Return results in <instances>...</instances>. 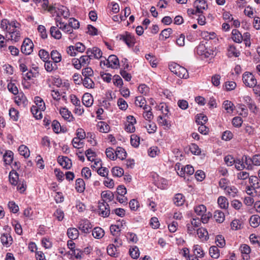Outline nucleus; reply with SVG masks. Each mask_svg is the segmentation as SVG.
<instances>
[{
  "label": "nucleus",
  "instance_id": "obj_1",
  "mask_svg": "<svg viewBox=\"0 0 260 260\" xmlns=\"http://www.w3.org/2000/svg\"><path fill=\"white\" fill-rule=\"evenodd\" d=\"M35 105L31 107L30 111L34 116L37 119H40L42 118V111L46 109L45 104L42 99H37L35 101Z\"/></svg>",
  "mask_w": 260,
  "mask_h": 260
},
{
  "label": "nucleus",
  "instance_id": "obj_2",
  "mask_svg": "<svg viewBox=\"0 0 260 260\" xmlns=\"http://www.w3.org/2000/svg\"><path fill=\"white\" fill-rule=\"evenodd\" d=\"M170 70L180 78L187 79L189 77L187 70L179 64L173 62L169 64Z\"/></svg>",
  "mask_w": 260,
  "mask_h": 260
},
{
  "label": "nucleus",
  "instance_id": "obj_3",
  "mask_svg": "<svg viewBox=\"0 0 260 260\" xmlns=\"http://www.w3.org/2000/svg\"><path fill=\"white\" fill-rule=\"evenodd\" d=\"M196 52L199 55L204 58H207L213 55L214 53L212 49L208 48L203 43H200L196 48Z\"/></svg>",
  "mask_w": 260,
  "mask_h": 260
},
{
  "label": "nucleus",
  "instance_id": "obj_4",
  "mask_svg": "<svg viewBox=\"0 0 260 260\" xmlns=\"http://www.w3.org/2000/svg\"><path fill=\"white\" fill-rule=\"evenodd\" d=\"M98 213L100 216L104 218L107 217L110 215L109 205L104 199L99 202Z\"/></svg>",
  "mask_w": 260,
  "mask_h": 260
},
{
  "label": "nucleus",
  "instance_id": "obj_5",
  "mask_svg": "<svg viewBox=\"0 0 260 260\" xmlns=\"http://www.w3.org/2000/svg\"><path fill=\"white\" fill-rule=\"evenodd\" d=\"M243 82L247 87H253L256 85L257 80L251 73L246 72L242 76Z\"/></svg>",
  "mask_w": 260,
  "mask_h": 260
},
{
  "label": "nucleus",
  "instance_id": "obj_6",
  "mask_svg": "<svg viewBox=\"0 0 260 260\" xmlns=\"http://www.w3.org/2000/svg\"><path fill=\"white\" fill-rule=\"evenodd\" d=\"M34 44L28 38L24 40L21 47V52L25 55H29L33 51Z\"/></svg>",
  "mask_w": 260,
  "mask_h": 260
},
{
  "label": "nucleus",
  "instance_id": "obj_7",
  "mask_svg": "<svg viewBox=\"0 0 260 260\" xmlns=\"http://www.w3.org/2000/svg\"><path fill=\"white\" fill-rule=\"evenodd\" d=\"M119 40L123 41L128 47H133L135 43L134 36L128 32H125L124 34L120 35L119 36Z\"/></svg>",
  "mask_w": 260,
  "mask_h": 260
},
{
  "label": "nucleus",
  "instance_id": "obj_8",
  "mask_svg": "<svg viewBox=\"0 0 260 260\" xmlns=\"http://www.w3.org/2000/svg\"><path fill=\"white\" fill-rule=\"evenodd\" d=\"M77 137L74 138L72 140V144L73 147L75 148L78 149V150L76 152V154L78 155V157L80 160H81V151L79 150L81 148V135L79 132H77Z\"/></svg>",
  "mask_w": 260,
  "mask_h": 260
},
{
  "label": "nucleus",
  "instance_id": "obj_9",
  "mask_svg": "<svg viewBox=\"0 0 260 260\" xmlns=\"http://www.w3.org/2000/svg\"><path fill=\"white\" fill-rule=\"evenodd\" d=\"M57 161L63 168L69 169L72 166V162L70 159L67 156H59L57 158Z\"/></svg>",
  "mask_w": 260,
  "mask_h": 260
},
{
  "label": "nucleus",
  "instance_id": "obj_10",
  "mask_svg": "<svg viewBox=\"0 0 260 260\" xmlns=\"http://www.w3.org/2000/svg\"><path fill=\"white\" fill-rule=\"evenodd\" d=\"M67 51L71 56H76L78 52H81V43H76L75 46H69Z\"/></svg>",
  "mask_w": 260,
  "mask_h": 260
},
{
  "label": "nucleus",
  "instance_id": "obj_11",
  "mask_svg": "<svg viewBox=\"0 0 260 260\" xmlns=\"http://www.w3.org/2000/svg\"><path fill=\"white\" fill-rule=\"evenodd\" d=\"M194 7L199 13H202L203 11L207 8L208 5L205 0H196L194 2Z\"/></svg>",
  "mask_w": 260,
  "mask_h": 260
},
{
  "label": "nucleus",
  "instance_id": "obj_12",
  "mask_svg": "<svg viewBox=\"0 0 260 260\" xmlns=\"http://www.w3.org/2000/svg\"><path fill=\"white\" fill-rule=\"evenodd\" d=\"M108 59L109 62V66H108V68L117 69L119 67V59L116 55H111Z\"/></svg>",
  "mask_w": 260,
  "mask_h": 260
},
{
  "label": "nucleus",
  "instance_id": "obj_13",
  "mask_svg": "<svg viewBox=\"0 0 260 260\" xmlns=\"http://www.w3.org/2000/svg\"><path fill=\"white\" fill-rule=\"evenodd\" d=\"M1 241L4 246L8 247L12 244L13 239L9 234L7 233H4L1 236Z\"/></svg>",
  "mask_w": 260,
  "mask_h": 260
},
{
  "label": "nucleus",
  "instance_id": "obj_14",
  "mask_svg": "<svg viewBox=\"0 0 260 260\" xmlns=\"http://www.w3.org/2000/svg\"><path fill=\"white\" fill-rule=\"evenodd\" d=\"M185 201V197L182 193H177L173 198L174 204L177 206H181L183 205Z\"/></svg>",
  "mask_w": 260,
  "mask_h": 260
},
{
  "label": "nucleus",
  "instance_id": "obj_15",
  "mask_svg": "<svg viewBox=\"0 0 260 260\" xmlns=\"http://www.w3.org/2000/svg\"><path fill=\"white\" fill-rule=\"evenodd\" d=\"M117 247L115 244H109L107 248L108 254L113 257H117L119 255V252L117 250Z\"/></svg>",
  "mask_w": 260,
  "mask_h": 260
},
{
  "label": "nucleus",
  "instance_id": "obj_16",
  "mask_svg": "<svg viewBox=\"0 0 260 260\" xmlns=\"http://www.w3.org/2000/svg\"><path fill=\"white\" fill-rule=\"evenodd\" d=\"M242 160L245 165V168H246V170H253V165L252 157H250L248 155H244L242 156Z\"/></svg>",
  "mask_w": 260,
  "mask_h": 260
},
{
  "label": "nucleus",
  "instance_id": "obj_17",
  "mask_svg": "<svg viewBox=\"0 0 260 260\" xmlns=\"http://www.w3.org/2000/svg\"><path fill=\"white\" fill-rule=\"evenodd\" d=\"M97 128L101 133H107L110 130L109 125L104 121H100L97 124Z\"/></svg>",
  "mask_w": 260,
  "mask_h": 260
},
{
  "label": "nucleus",
  "instance_id": "obj_18",
  "mask_svg": "<svg viewBox=\"0 0 260 260\" xmlns=\"http://www.w3.org/2000/svg\"><path fill=\"white\" fill-rule=\"evenodd\" d=\"M232 38L235 42L237 43H240L242 42V40H243V37L238 29H233L232 30Z\"/></svg>",
  "mask_w": 260,
  "mask_h": 260
},
{
  "label": "nucleus",
  "instance_id": "obj_19",
  "mask_svg": "<svg viewBox=\"0 0 260 260\" xmlns=\"http://www.w3.org/2000/svg\"><path fill=\"white\" fill-rule=\"evenodd\" d=\"M82 233H89L93 230V225L87 219L82 220Z\"/></svg>",
  "mask_w": 260,
  "mask_h": 260
},
{
  "label": "nucleus",
  "instance_id": "obj_20",
  "mask_svg": "<svg viewBox=\"0 0 260 260\" xmlns=\"http://www.w3.org/2000/svg\"><path fill=\"white\" fill-rule=\"evenodd\" d=\"M249 182L251 186L253 189H257L260 187V179L255 176H251L249 178Z\"/></svg>",
  "mask_w": 260,
  "mask_h": 260
},
{
  "label": "nucleus",
  "instance_id": "obj_21",
  "mask_svg": "<svg viewBox=\"0 0 260 260\" xmlns=\"http://www.w3.org/2000/svg\"><path fill=\"white\" fill-rule=\"evenodd\" d=\"M14 153L11 150L6 151L3 155L4 161L6 165H10L13 160Z\"/></svg>",
  "mask_w": 260,
  "mask_h": 260
},
{
  "label": "nucleus",
  "instance_id": "obj_22",
  "mask_svg": "<svg viewBox=\"0 0 260 260\" xmlns=\"http://www.w3.org/2000/svg\"><path fill=\"white\" fill-rule=\"evenodd\" d=\"M92 235L94 238L101 239L104 234L105 232L103 229L100 227H95L92 230Z\"/></svg>",
  "mask_w": 260,
  "mask_h": 260
},
{
  "label": "nucleus",
  "instance_id": "obj_23",
  "mask_svg": "<svg viewBox=\"0 0 260 260\" xmlns=\"http://www.w3.org/2000/svg\"><path fill=\"white\" fill-rule=\"evenodd\" d=\"M115 154L116 155V158H118L121 160L124 159L126 157L127 153L125 149L122 147H118L115 151Z\"/></svg>",
  "mask_w": 260,
  "mask_h": 260
},
{
  "label": "nucleus",
  "instance_id": "obj_24",
  "mask_svg": "<svg viewBox=\"0 0 260 260\" xmlns=\"http://www.w3.org/2000/svg\"><path fill=\"white\" fill-rule=\"evenodd\" d=\"M57 14L58 17L62 16L64 18H67L70 16L69 9L64 6H61L58 9Z\"/></svg>",
  "mask_w": 260,
  "mask_h": 260
},
{
  "label": "nucleus",
  "instance_id": "obj_25",
  "mask_svg": "<svg viewBox=\"0 0 260 260\" xmlns=\"http://www.w3.org/2000/svg\"><path fill=\"white\" fill-rule=\"evenodd\" d=\"M9 181L10 183L16 186L18 184L19 178L18 174L15 171H11L9 175Z\"/></svg>",
  "mask_w": 260,
  "mask_h": 260
},
{
  "label": "nucleus",
  "instance_id": "obj_26",
  "mask_svg": "<svg viewBox=\"0 0 260 260\" xmlns=\"http://www.w3.org/2000/svg\"><path fill=\"white\" fill-rule=\"evenodd\" d=\"M214 218L218 223H222L225 220L224 213L220 210H216L214 213Z\"/></svg>",
  "mask_w": 260,
  "mask_h": 260
},
{
  "label": "nucleus",
  "instance_id": "obj_27",
  "mask_svg": "<svg viewBox=\"0 0 260 260\" xmlns=\"http://www.w3.org/2000/svg\"><path fill=\"white\" fill-rule=\"evenodd\" d=\"M249 223L253 228L257 227L260 223V217L258 215H253L249 219Z\"/></svg>",
  "mask_w": 260,
  "mask_h": 260
},
{
  "label": "nucleus",
  "instance_id": "obj_28",
  "mask_svg": "<svg viewBox=\"0 0 260 260\" xmlns=\"http://www.w3.org/2000/svg\"><path fill=\"white\" fill-rule=\"evenodd\" d=\"M18 151L21 155H22L24 158H28L30 155V151L27 147L24 145H20L18 148Z\"/></svg>",
  "mask_w": 260,
  "mask_h": 260
},
{
  "label": "nucleus",
  "instance_id": "obj_29",
  "mask_svg": "<svg viewBox=\"0 0 260 260\" xmlns=\"http://www.w3.org/2000/svg\"><path fill=\"white\" fill-rule=\"evenodd\" d=\"M92 53L90 48H88L86 52V54L82 55V66L84 64H88L90 60L93 58L91 55Z\"/></svg>",
  "mask_w": 260,
  "mask_h": 260
},
{
  "label": "nucleus",
  "instance_id": "obj_30",
  "mask_svg": "<svg viewBox=\"0 0 260 260\" xmlns=\"http://www.w3.org/2000/svg\"><path fill=\"white\" fill-rule=\"evenodd\" d=\"M50 32L51 36L56 39H60L61 38V33L56 26H52Z\"/></svg>",
  "mask_w": 260,
  "mask_h": 260
},
{
  "label": "nucleus",
  "instance_id": "obj_31",
  "mask_svg": "<svg viewBox=\"0 0 260 260\" xmlns=\"http://www.w3.org/2000/svg\"><path fill=\"white\" fill-rule=\"evenodd\" d=\"M207 121L208 118L204 114L200 113L196 116V122L198 125L205 124Z\"/></svg>",
  "mask_w": 260,
  "mask_h": 260
},
{
  "label": "nucleus",
  "instance_id": "obj_32",
  "mask_svg": "<svg viewBox=\"0 0 260 260\" xmlns=\"http://www.w3.org/2000/svg\"><path fill=\"white\" fill-rule=\"evenodd\" d=\"M50 56L55 63L59 62L61 60V55L57 50H52L51 52Z\"/></svg>",
  "mask_w": 260,
  "mask_h": 260
},
{
  "label": "nucleus",
  "instance_id": "obj_33",
  "mask_svg": "<svg viewBox=\"0 0 260 260\" xmlns=\"http://www.w3.org/2000/svg\"><path fill=\"white\" fill-rule=\"evenodd\" d=\"M67 235L70 239L74 240L78 237L79 232L75 228L69 229L68 230Z\"/></svg>",
  "mask_w": 260,
  "mask_h": 260
},
{
  "label": "nucleus",
  "instance_id": "obj_34",
  "mask_svg": "<svg viewBox=\"0 0 260 260\" xmlns=\"http://www.w3.org/2000/svg\"><path fill=\"white\" fill-rule=\"evenodd\" d=\"M218 204L220 207L226 209L229 206V203L227 199L224 197H219L217 200Z\"/></svg>",
  "mask_w": 260,
  "mask_h": 260
},
{
  "label": "nucleus",
  "instance_id": "obj_35",
  "mask_svg": "<svg viewBox=\"0 0 260 260\" xmlns=\"http://www.w3.org/2000/svg\"><path fill=\"white\" fill-rule=\"evenodd\" d=\"M82 85L86 88H92L94 86V83L90 77H84V79H82Z\"/></svg>",
  "mask_w": 260,
  "mask_h": 260
},
{
  "label": "nucleus",
  "instance_id": "obj_36",
  "mask_svg": "<svg viewBox=\"0 0 260 260\" xmlns=\"http://www.w3.org/2000/svg\"><path fill=\"white\" fill-rule=\"evenodd\" d=\"M197 234L200 239L206 240L208 233L205 229L198 228L197 229Z\"/></svg>",
  "mask_w": 260,
  "mask_h": 260
},
{
  "label": "nucleus",
  "instance_id": "obj_37",
  "mask_svg": "<svg viewBox=\"0 0 260 260\" xmlns=\"http://www.w3.org/2000/svg\"><path fill=\"white\" fill-rule=\"evenodd\" d=\"M112 175L114 177H120L123 175V169L120 167H115L111 170Z\"/></svg>",
  "mask_w": 260,
  "mask_h": 260
},
{
  "label": "nucleus",
  "instance_id": "obj_38",
  "mask_svg": "<svg viewBox=\"0 0 260 260\" xmlns=\"http://www.w3.org/2000/svg\"><path fill=\"white\" fill-rule=\"evenodd\" d=\"M84 134V138H83V136L82 135V139H87V141L89 142L90 144L94 146L96 144V141L94 140V134L92 133H87V134H85L84 132H83Z\"/></svg>",
  "mask_w": 260,
  "mask_h": 260
},
{
  "label": "nucleus",
  "instance_id": "obj_39",
  "mask_svg": "<svg viewBox=\"0 0 260 260\" xmlns=\"http://www.w3.org/2000/svg\"><path fill=\"white\" fill-rule=\"evenodd\" d=\"M209 254L213 258H217L219 256V250L216 246H212L209 249Z\"/></svg>",
  "mask_w": 260,
  "mask_h": 260
},
{
  "label": "nucleus",
  "instance_id": "obj_40",
  "mask_svg": "<svg viewBox=\"0 0 260 260\" xmlns=\"http://www.w3.org/2000/svg\"><path fill=\"white\" fill-rule=\"evenodd\" d=\"M157 121L160 124L166 126V127L168 129L170 128L171 126L170 121L167 120L162 115H159L158 117Z\"/></svg>",
  "mask_w": 260,
  "mask_h": 260
},
{
  "label": "nucleus",
  "instance_id": "obj_41",
  "mask_svg": "<svg viewBox=\"0 0 260 260\" xmlns=\"http://www.w3.org/2000/svg\"><path fill=\"white\" fill-rule=\"evenodd\" d=\"M90 51L92 53L91 55L93 58L99 59L102 57V52L100 48L93 47L90 49Z\"/></svg>",
  "mask_w": 260,
  "mask_h": 260
},
{
  "label": "nucleus",
  "instance_id": "obj_42",
  "mask_svg": "<svg viewBox=\"0 0 260 260\" xmlns=\"http://www.w3.org/2000/svg\"><path fill=\"white\" fill-rule=\"evenodd\" d=\"M172 33V29L171 28H168L164 29L159 35V39H161V37L162 38L163 40H166L169 38L170 35Z\"/></svg>",
  "mask_w": 260,
  "mask_h": 260
},
{
  "label": "nucleus",
  "instance_id": "obj_43",
  "mask_svg": "<svg viewBox=\"0 0 260 260\" xmlns=\"http://www.w3.org/2000/svg\"><path fill=\"white\" fill-rule=\"evenodd\" d=\"M60 114L64 119L68 120L69 121H70V118L71 116V113L68 109L66 108H60Z\"/></svg>",
  "mask_w": 260,
  "mask_h": 260
},
{
  "label": "nucleus",
  "instance_id": "obj_44",
  "mask_svg": "<svg viewBox=\"0 0 260 260\" xmlns=\"http://www.w3.org/2000/svg\"><path fill=\"white\" fill-rule=\"evenodd\" d=\"M101 197L102 198H105L109 200V201H112L114 198V195L113 192L110 190H106L102 191L101 193Z\"/></svg>",
  "mask_w": 260,
  "mask_h": 260
},
{
  "label": "nucleus",
  "instance_id": "obj_45",
  "mask_svg": "<svg viewBox=\"0 0 260 260\" xmlns=\"http://www.w3.org/2000/svg\"><path fill=\"white\" fill-rule=\"evenodd\" d=\"M223 106L224 109L228 113H231L233 111L234 106V104L230 101H225L223 104Z\"/></svg>",
  "mask_w": 260,
  "mask_h": 260
},
{
  "label": "nucleus",
  "instance_id": "obj_46",
  "mask_svg": "<svg viewBox=\"0 0 260 260\" xmlns=\"http://www.w3.org/2000/svg\"><path fill=\"white\" fill-rule=\"evenodd\" d=\"M131 144L134 147H138L140 145V137L133 134L131 136Z\"/></svg>",
  "mask_w": 260,
  "mask_h": 260
},
{
  "label": "nucleus",
  "instance_id": "obj_47",
  "mask_svg": "<svg viewBox=\"0 0 260 260\" xmlns=\"http://www.w3.org/2000/svg\"><path fill=\"white\" fill-rule=\"evenodd\" d=\"M138 89L143 95L147 96L149 92V87L145 84L139 85Z\"/></svg>",
  "mask_w": 260,
  "mask_h": 260
},
{
  "label": "nucleus",
  "instance_id": "obj_48",
  "mask_svg": "<svg viewBox=\"0 0 260 260\" xmlns=\"http://www.w3.org/2000/svg\"><path fill=\"white\" fill-rule=\"evenodd\" d=\"M129 252L132 258L134 259H137L139 257L140 255L139 248L137 246L130 248Z\"/></svg>",
  "mask_w": 260,
  "mask_h": 260
},
{
  "label": "nucleus",
  "instance_id": "obj_49",
  "mask_svg": "<svg viewBox=\"0 0 260 260\" xmlns=\"http://www.w3.org/2000/svg\"><path fill=\"white\" fill-rule=\"evenodd\" d=\"M234 164H235V167L236 169L239 171H242L245 168V165L244 164V162L243 161L242 158L241 159H235V162H234Z\"/></svg>",
  "mask_w": 260,
  "mask_h": 260
},
{
  "label": "nucleus",
  "instance_id": "obj_50",
  "mask_svg": "<svg viewBox=\"0 0 260 260\" xmlns=\"http://www.w3.org/2000/svg\"><path fill=\"white\" fill-rule=\"evenodd\" d=\"M225 191H226V194H228L229 196L232 197H235L236 196H237L238 192L237 188L234 186L230 187L229 186Z\"/></svg>",
  "mask_w": 260,
  "mask_h": 260
},
{
  "label": "nucleus",
  "instance_id": "obj_51",
  "mask_svg": "<svg viewBox=\"0 0 260 260\" xmlns=\"http://www.w3.org/2000/svg\"><path fill=\"white\" fill-rule=\"evenodd\" d=\"M146 99H141L139 100L138 99H136L135 100V104L136 105L140 106V107H143L144 110H147L148 108H150V107H148L146 105Z\"/></svg>",
  "mask_w": 260,
  "mask_h": 260
},
{
  "label": "nucleus",
  "instance_id": "obj_52",
  "mask_svg": "<svg viewBox=\"0 0 260 260\" xmlns=\"http://www.w3.org/2000/svg\"><path fill=\"white\" fill-rule=\"evenodd\" d=\"M215 242L216 243L217 246L219 247H223L225 245L224 238L221 235H218L216 237Z\"/></svg>",
  "mask_w": 260,
  "mask_h": 260
},
{
  "label": "nucleus",
  "instance_id": "obj_53",
  "mask_svg": "<svg viewBox=\"0 0 260 260\" xmlns=\"http://www.w3.org/2000/svg\"><path fill=\"white\" fill-rule=\"evenodd\" d=\"M44 67L47 72H51L56 68V65L48 60L45 61Z\"/></svg>",
  "mask_w": 260,
  "mask_h": 260
},
{
  "label": "nucleus",
  "instance_id": "obj_54",
  "mask_svg": "<svg viewBox=\"0 0 260 260\" xmlns=\"http://www.w3.org/2000/svg\"><path fill=\"white\" fill-rule=\"evenodd\" d=\"M115 151L112 148L109 147L106 149L105 153L108 158L112 160H114L116 158Z\"/></svg>",
  "mask_w": 260,
  "mask_h": 260
},
{
  "label": "nucleus",
  "instance_id": "obj_55",
  "mask_svg": "<svg viewBox=\"0 0 260 260\" xmlns=\"http://www.w3.org/2000/svg\"><path fill=\"white\" fill-rule=\"evenodd\" d=\"M206 211V207L204 205H200L194 208V212L198 215H202Z\"/></svg>",
  "mask_w": 260,
  "mask_h": 260
},
{
  "label": "nucleus",
  "instance_id": "obj_56",
  "mask_svg": "<svg viewBox=\"0 0 260 260\" xmlns=\"http://www.w3.org/2000/svg\"><path fill=\"white\" fill-rule=\"evenodd\" d=\"M39 55L41 59L44 62L49 59V53L44 49H41L39 51Z\"/></svg>",
  "mask_w": 260,
  "mask_h": 260
},
{
  "label": "nucleus",
  "instance_id": "obj_57",
  "mask_svg": "<svg viewBox=\"0 0 260 260\" xmlns=\"http://www.w3.org/2000/svg\"><path fill=\"white\" fill-rule=\"evenodd\" d=\"M189 150L194 155H199L201 153V149L199 146L194 143L191 144L189 146Z\"/></svg>",
  "mask_w": 260,
  "mask_h": 260
},
{
  "label": "nucleus",
  "instance_id": "obj_58",
  "mask_svg": "<svg viewBox=\"0 0 260 260\" xmlns=\"http://www.w3.org/2000/svg\"><path fill=\"white\" fill-rule=\"evenodd\" d=\"M9 115H10L11 118L12 119H13V120H14L15 121H16L18 120V117H19L18 116L19 112L17 110L15 109L14 108H12L9 110Z\"/></svg>",
  "mask_w": 260,
  "mask_h": 260
},
{
  "label": "nucleus",
  "instance_id": "obj_59",
  "mask_svg": "<svg viewBox=\"0 0 260 260\" xmlns=\"http://www.w3.org/2000/svg\"><path fill=\"white\" fill-rule=\"evenodd\" d=\"M86 33L90 36H96L98 35V30L92 25H88Z\"/></svg>",
  "mask_w": 260,
  "mask_h": 260
},
{
  "label": "nucleus",
  "instance_id": "obj_60",
  "mask_svg": "<svg viewBox=\"0 0 260 260\" xmlns=\"http://www.w3.org/2000/svg\"><path fill=\"white\" fill-rule=\"evenodd\" d=\"M9 34L11 35V39L15 42H17L20 37V33L19 30L13 31V29H11Z\"/></svg>",
  "mask_w": 260,
  "mask_h": 260
},
{
  "label": "nucleus",
  "instance_id": "obj_61",
  "mask_svg": "<svg viewBox=\"0 0 260 260\" xmlns=\"http://www.w3.org/2000/svg\"><path fill=\"white\" fill-rule=\"evenodd\" d=\"M53 215L59 221H62L64 218V212L60 209H57L53 214Z\"/></svg>",
  "mask_w": 260,
  "mask_h": 260
},
{
  "label": "nucleus",
  "instance_id": "obj_62",
  "mask_svg": "<svg viewBox=\"0 0 260 260\" xmlns=\"http://www.w3.org/2000/svg\"><path fill=\"white\" fill-rule=\"evenodd\" d=\"M139 202L135 199H132L129 201V206L132 210L137 211L139 207Z\"/></svg>",
  "mask_w": 260,
  "mask_h": 260
},
{
  "label": "nucleus",
  "instance_id": "obj_63",
  "mask_svg": "<svg viewBox=\"0 0 260 260\" xmlns=\"http://www.w3.org/2000/svg\"><path fill=\"white\" fill-rule=\"evenodd\" d=\"M150 225L154 229L159 228L160 224L158 218L156 217H152L150 220Z\"/></svg>",
  "mask_w": 260,
  "mask_h": 260
},
{
  "label": "nucleus",
  "instance_id": "obj_64",
  "mask_svg": "<svg viewBox=\"0 0 260 260\" xmlns=\"http://www.w3.org/2000/svg\"><path fill=\"white\" fill-rule=\"evenodd\" d=\"M12 225L14 228L15 232L19 235H21L22 233V229L21 224L17 221L15 220L12 222Z\"/></svg>",
  "mask_w": 260,
  "mask_h": 260
}]
</instances>
